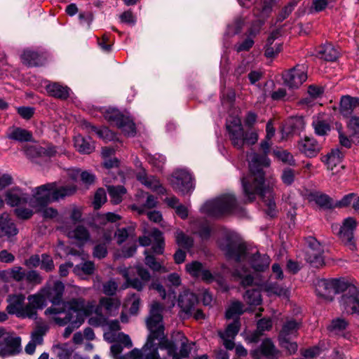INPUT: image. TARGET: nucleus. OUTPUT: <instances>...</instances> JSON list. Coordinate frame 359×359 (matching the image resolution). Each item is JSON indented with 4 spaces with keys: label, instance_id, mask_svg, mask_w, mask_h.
Wrapping results in <instances>:
<instances>
[{
    "label": "nucleus",
    "instance_id": "obj_54",
    "mask_svg": "<svg viewBox=\"0 0 359 359\" xmlns=\"http://www.w3.org/2000/svg\"><path fill=\"white\" fill-rule=\"evenodd\" d=\"M41 269L46 272L52 271L55 265L52 257L48 254H42L41 257Z\"/></svg>",
    "mask_w": 359,
    "mask_h": 359
},
{
    "label": "nucleus",
    "instance_id": "obj_42",
    "mask_svg": "<svg viewBox=\"0 0 359 359\" xmlns=\"http://www.w3.org/2000/svg\"><path fill=\"white\" fill-rule=\"evenodd\" d=\"M245 302L252 306L260 305L262 303V297L259 290H248L244 295Z\"/></svg>",
    "mask_w": 359,
    "mask_h": 359
},
{
    "label": "nucleus",
    "instance_id": "obj_30",
    "mask_svg": "<svg viewBox=\"0 0 359 359\" xmlns=\"http://www.w3.org/2000/svg\"><path fill=\"white\" fill-rule=\"evenodd\" d=\"M316 293L318 296L324 299H332L334 292L333 287H332L331 284V279L319 280L316 285Z\"/></svg>",
    "mask_w": 359,
    "mask_h": 359
},
{
    "label": "nucleus",
    "instance_id": "obj_53",
    "mask_svg": "<svg viewBox=\"0 0 359 359\" xmlns=\"http://www.w3.org/2000/svg\"><path fill=\"white\" fill-rule=\"evenodd\" d=\"M134 228L133 226H128L127 228L118 229L116 233L117 238V242L118 244L123 243L130 236L133 235Z\"/></svg>",
    "mask_w": 359,
    "mask_h": 359
},
{
    "label": "nucleus",
    "instance_id": "obj_36",
    "mask_svg": "<svg viewBox=\"0 0 359 359\" xmlns=\"http://www.w3.org/2000/svg\"><path fill=\"white\" fill-rule=\"evenodd\" d=\"M22 62L28 66H38L41 64L40 55L33 50H25L21 56Z\"/></svg>",
    "mask_w": 359,
    "mask_h": 359
},
{
    "label": "nucleus",
    "instance_id": "obj_23",
    "mask_svg": "<svg viewBox=\"0 0 359 359\" xmlns=\"http://www.w3.org/2000/svg\"><path fill=\"white\" fill-rule=\"evenodd\" d=\"M198 303V297L189 290L184 291L178 298V305L185 313H191L194 307Z\"/></svg>",
    "mask_w": 359,
    "mask_h": 359
},
{
    "label": "nucleus",
    "instance_id": "obj_48",
    "mask_svg": "<svg viewBox=\"0 0 359 359\" xmlns=\"http://www.w3.org/2000/svg\"><path fill=\"white\" fill-rule=\"evenodd\" d=\"M313 126L316 135L323 136L327 134L330 130V126L328 123L323 120H315L313 122Z\"/></svg>",
    "mask_w": 359,
    "mask_h": 359
},
{
    "label": "nucleus",
    "instance_id": "obj_25",
    "mask_svg": "<svg viewBox=\"0 0 359 359\" xmlns=\"http://www.w3.org/2000/svg\"><path fill=\"white\" fill-rule=\"evenodd\" d=\"M316 55L326 61L333 62L338 58L339 52L332 44L326 43L316 48Z\"/></svg>",
    "mask_w": 359,
    "mask_h": 359
},
{
    "label": "nucleus",
    "instance_id": "obj_61",
    "mask_svg": "<svg viewBox=\"0 0 359 359\" xmlns=\"http://www.w3.org/2000/svg\"><path fill=\"white\" fill-rule=\"evenodd\" d=\"M347 127L352 132L353 136L359 135V116H351L347 123Z\"/></svg>",
    "mask_w": 359,
    "mask_h": 359
},
{
    "label": "nucleus",
    "instance_id": "obj_20",
    "mask_svg": "<svg viewBox=\"0 0 359 359\" xmlns=\"http://www.w3.org/2000/svg\"><path fill=\"white\" fill-rule=\"evenodd\" d=\"M30 197L18 188L12 189L6 194V201L12 207H19L24 204H28Z\"/></svg>",
    "mask_w": 359,
    "mask_h": 359
},
{
    "label": "nucleus",
    "instance_id": "obj_26",
    "mask_svg": "<svg viewBox=\"0 0 359 359\" xmlns=\"http://www.w3.org/2000/svg\"><path fill=\"white\" fill-rule=\"evenodd\" d=\"M46 90L50 96L53 97L67 100L70 94V88L59 83H50L46 85Z\"/></svg>",
    "mask_w": 359,
    "mask_h": 359
},
{
    "label": "nucleus",
    "instance_id": "obj_40",
    "mask_svg": "<svg viewBox=\"0 0 359 359\" xmlns=\"http://www.w3.org/2000/svg\"><path fill=\"white\" fill-rule=\"evenodd\" d=\"M26 271L21 266H15L9 270H5L1 271V276L8 274L10 278H12L17 282H20L25 279Z\"/></svg>",
    "mask_w": 359,
    "mask_h": 359
},
{
    "label": "nucleus",
    "instance_id": "obj_28",
    "mask_svg": "<svg viewBox=\"0 0 359 359\" xmlns=\"http://www.w3.org/2000/svg\"><path fill=\"white\" fill-rule=\"evenodd\" d=\"M300 323L294 320H287L280 331L278 339H292L297 336Z\"/></svg>",
    "mask_w": 359,
    "mask_h": 359
},
{
    "label": "nucleus",
    "instance_id": "obj_45",
    "mask_svg": "<svg viewBox=\"0 0 359 359\" xmlns=\"http://www.w3.org/2000/svg\"><path fill=\"white\" fill-rule=\"evenodd\" d=\"M204 267L202 263L194 261L186 264V271L194 278H199Z\"/></svg>",
    "mask_w": 359,
    "mask_h": 359
},
{
    "label": "nucleus",
    "instance_id": "obj_11",
    "mask_svg": "<svg viewBox=\"0 0 359 359\" xmlns=\"http://www.w3.org/2000/svg\"><path fill=\"white\" fill-rule=\"evenodd\" d=\"M284 83L290 88H298L307 79L306 67L297 65L283 74Z\"/></svg>",
    "mask_w": 359,
    "mask_h": 359
},
{
    "label": "nucleus",
    "instance_id": "obj_3",
    "mask_svg": "<svg viewBox=\"0 0 359 359\" xmlns=\"http://www.w3.org/2000/svg\"><path fill=\"white\" fill-rule=\"evenodd\" d=\"M163 306L158 302H154L151 305L149 314L146 320L147 329L150 331L148 336V344H151L156 339H161L159 348L165 350L168 355L173 359H179L177 353V348L174 343L164 337V325L163 323Z\"/></svg>",
    "mask_w": 359,
    "mask_h": 359
},
{
    "label": "nucleus",
    "instance_id": "obj_24",
    "mask_svg": "<svg viewBox=\"0 0 359 359\" xmlns=\"http://www.w3.org/2000/svg\"><path fill=\"white\" fill-rule=\"evenodd\" d=\"M137 180L149 189L158 192V194H163L165 191V188L160 183L159 180L154 177H148L144 171L140 172L137 175Z\"/></svg>",
    "mask_w": 359,
    "mask_h": 359
},
{
    "label": "nucleus",
    "instance_id": "obj_58",
    "mask_svg": "<svg viewBox=\"0 0 359 359\" xmlns=\"http://www.w3.org/2000/svg\"><path fill=\"white\" fill-rule=\"evenodd\" d=\"M145 264L153 271H159L162 269L161 264L156 260V258L147 253V250L144 251Z\"/></svg>",
    "mask_w": 359,
    "mask_h": 359
},
{
    "label": "nucleus",
    "instance_id": "obj_33",
    "mask_svg": "<svg viewBox=\"0 0 359 359\" xmlns=\"http://www.w3.org/2000/svg\"><path fill=\"white\" fill-rule=\"evenodd\" d=\"M74 145L76 149L83 154H90L95 149L93 142L90 139H86L81 135L75 137Z\"/></svg>",
    "mask_w": 359,
    "mask_h": 359
},
{
    "label": "nucleus",
    "instance_id": "obj_21",
    "mask_svg": "<svg viewBox=\"0 0 359 359\" xmlns=\"http://www.w3.org/2000/svg\"><path fill=\"white\" fill-rule=\"evenodd\" d=\"M6 137L8 140L19 142H32L33 140V135L31 131L15 126L8 128L6 132Z\"/></svg>",
    "mask_w": 359,
    "mask_h": 359
},
{
    "label": "nucleus",
    "instance_id": "obj_47",
    "mask_svg": "<svg viewBox=\"0 0 359 359\" xmlns=\"http://www.w3.org/2000/svg\"><path fill=\"white\" fill-rule=\"evenodd\" d=\"M262 289L267 292L269 294H274L278 296H287V290L280 287L277 283H269L262 286Z\"/></svg>",
    "mask_w": 359,
    "mask_h": 359
},
{
    "label": "nucleus",
    "instance_id": "obj_17",
    "mask_svg": "<svg viewBox=\"0 0 359 359\" xmlns=\"http://www.w3.org/2000/svg\"><path fill=\"white\" fill-rule=\"evenodd\" d=\"M27 299L29 302L26 304V310L28 311L29 318H35L37 309L43 308L46 298L41 289L36 294L29 295Z\"/></svg>",
    "mask_w": 359,
    "mask_h": 359
},
{
    "label": "nucleus",
    "instance_id": "obj_32",
    "mask_svg": "<svg viewBox=\"0 0 359 359\" xmlns=\"http://www.w3.org/2000/svg\"><path fill=\"white\" fill-rule=\"evenodd\" d=\"M344 157V152L340 149L336 148L332 149L330 153L323 157L322 161L332 168L340 163Z\"/></svg>",
    "mask_w": 359,
    "mask_h": 359
},
{
    "label": "nucleus",
    "instance_id": "obj_37",
    "mask_svg": "<svg viewBox=\"0 0 359 359\" xmlns=\"http://www.w3.org/2000/svg\"><path fill=\"white\" fill-rule=\"evenodd\" d=\"M151 237L154 241L152 246L153 252L157 255L163 254L164 249V238L162 233L158 229H154L151 233Z\"/></svg>",
    "mask_w": 359,
    "mask_h": 359
},
{
    "label": "nucleus",
    "instance_id": "obj_31",
    "mask_svg": "<svg viewBox=\"0 0 359 359\" xmlns=\"http://www.w3.org/2000/svg\"><path fill=\"white\" fill-rule=\"evenodd\" d=\"M83 128L86 129L88 132L95 133L99 137L104 141H109L113 139L114 135L107 128H102L100 129L97 128L95 126L91 125L89 122L84 121L82 124Z\"/></svg>",
    "mask_w": 359,
    "mask_h": 359
},
{
    "label": "nucleus",
    "instance_id": "obj_43",
    "mask_svg": "<svg viewBox=\"0 0 359 359\" xmlns=\"http://www.w3.org/2000/svg\"><path fill=\"white\" fill-rule=\"evenodd\" d=\"M175 238L178 245L184 249L189 250L193 246L194 241L192 238L187 236L181 231L176 232Z\"/></svg>",
    "mask_w": 359,
    "mask_h": 359
},
{
    "label": "nucleus",
    "instance_id": "obj_46",
    "mask_svg": "<svg viewBox=\"0 0 359 359\" xmlns=\"http://www.w3.org/2000/svg\"><path fill=\"white\" fill-rule=\"evenodd\" d=\"M240 330V323L238 320H234L233 323H230L225 330L224 332H219V335L221 338H225V337H231V339H234V337L238 334Z\"/></svg>",
    "mask_w": 359,
    "mask_h": 359
},
{
    "label": "nucleus",
    "instance_id": "obj_49",
    "mask_svg": "<svg viewBox=\"0 0 359 359\" xmlns=\"http://www.w3.org/2000/svg\"><path fill=\"white\" fill-rule=\"evenodd\" d=\"M331 284L332 287H333L334 294L340 292L344 294L348 290L349 286H355L341 279H331Z\"/></svg>",
    "mask_w": 359,
    "mask_h": 359
},
{
    "label": "nucleus",
    "instance_id": "obj_52",
    "mask_svg": "<svg viewBox=\"0 0 359 359\" xmlns=\"http://www.w3.org/2000/svg\"><path fill=\"white\" fill-rule=\"evenodd\" d=\"M25 280L29 284L37 285H40L43 282V278L37 271L30 270L27 271Z\"/></svg>",
    "mask_w": 359,
    "mask_h": 359
},
{
    "label": "nucleus",
    "instance_id": "obj_27",
    "mask_svg": "<svg viewBox=\"0 0 359 359\" xmlns=\"http://www.w3.org/2000/svg\"><path fill=\"white\" fill-rule=\"evenodd\" d=\"M359 106V98L350 95L342 96L340 100L339 111L344 116H349L354 109Z\"/></svg>",
    "mask_w": 359,
    "mask_h": 359
},
{
    "label": "nucleus",
    "instance_id": "obj_34",
    "mask_svg": "<svg viewBox=\"0 0 359 359\" xmlns=\"http://www.w3.org/2000/svg\"><path fill=\"white\" fill-rule=\"evenodd\" d=\"M67 236L69 238H74L80 243L86 242L90 238L88 229L82 225H79L74 230L68 231Z\"/></svg>",
    "mask_w": 359,
    "mask_h": 359
},
{
    "label": "nucleus",
    "instance_id": "obj_62",
    "mask_svg": "<svg viewBox=\"0 0 359 359\" xmlns=\"http://www.w3.org/2000/svg\"><path fill=\"white\" fill-rule=\"evenodd\" d=\"M295 173L291 168H285L281 175V180L286 185H290L294 180Z\"/></svg>",
    "mask_w": 359,
    "mask_h": 359
},
{
    "label": "nucleus",
    "instance_id": "obj_63",
    "mask_svg": "<svg viewBox=\"0 0 359 359\" xmlns=\"http://www.w3.org/2000/svg\"><path fill=\"white\" fill-rule=\"evenodd\" d=\"M34 209L35 210L36 212H41L43 217L45 219H53L57 215V210L53 208L43 207Z\"/></svg>",
    "mask_w": 359,
    "mask_h": 359
},
{
    "label": "nucleus",
    "instance_id": "obj_22",
    "mask_svg": "<svg viewBox=\"0 0 359 359\" xmlns=\"http://www.w3.org/2000/svg\"><path fill=\"white\" fill-rule=\"evenodd\" d=\"M18 233L15 224L6 213L0 214V238L6 237L8 240Z\"/></svg>",
    "mask_w": 359,
    "mask_h": 359
},
{
    "label": "nucleus",
    "instance_id": "obj_56",
    "mask_svg": "<svg viewBox=\"0 0 359 359\" xmlns=\"http://www.w3.org/2000/svg\"><path fill=\"white\" fill-rule=\"evenodd\" d=\"M255 41L252 37L248 36L242 42L238 43L235 45V50L237 52L248 51L254 45Z\"/></svg>",
    "mask_w": 359,
    "mask_h": 359
},
{
    "label": "nucleus",
    "instance_id": "obj_57",
    "mask_svg": "<svg viewBox=\"0 0 359 359\" xmlns=\"http://www.w3.org/2000/svg\"><path fill=\"white\" fill-rule=\"evenodd\" d=\"M106 201L107 196L105 191L103 189H97V191L95 192L94 197V208L96 210L99 209L101 207V205L106 202Z\"/></svg>",
    "mask_w": 359,
    "mask_h": 359
},
{
    "label": "nucleus",
    "instance_id": "obj_50",
    "mask_svg": "<svg viewBox=\"0 0 359 359\" xmlns=\"http://www.w3.org/2000/svg\"><path fill=\"white\" fill-rule=\"evenodd\" d=\"M158 347H154V342L148 344V340L144 346V353L142 359H158Z\"/></svg>",
    "mask_w": 359,
    "mask_h": 359
},
{
    "label": "nucleus",
    "instance_id": "obj_55",
    "mask_svg": "<svg viewBox=\"0 0 359 359\" xmlns=\"http://www.w3.org/2000/svg\"><path fill=\"white\" fill-rule=\"evenodd\" d=\"M118 284L114 280L106 281L102 285V292L108 296H112L116 294Z\"/></svg>",
    "mask_w": 359,
    "mask_h": 359
},
{
    "label": "nucleus",
    "instance_id": "obj_4",
    "mask_svg": "<svg viewBox=\"0 0 359 359\" xmlns=\"http://www.w3.org/2000/svg\"><path fill=\"white\" fill-rule=\"evenodd\" d=\"M76 191V187L73 184L57 187L56 182L47 183L35 188L29 206L32 209L46 207L51 202L73 195Z\"/></svg>",
    "mask_w": 359,
    "mask_h": 359
},
{
    "label": "nucleus",
    "instance_id": "obj_9",
    "mask_svg": "<svg viewBox=\"0 0 359 359\" xmlns=\"http://www.w3.org/2000/svg\"><path fill=\"white\" fill-rule=\"evenodd\" d=\"M306 241L309 246L306 254V262L313 267H322L325 264L323 247L314 237H308Z\"/></svg>",
    "mask_w": 359,
    "mask_h": 359
},
{
    "label": "nucleus",
    "instance_id": "obj_1",
    "mask_svg": "<svg viewBox=\"0 0 359 359\" xmlns=\"http://www.w3.org/2000/svg\"><path fill=\"white\" fill-rule=\"evenodd\" d=\"M270 140L266 139L261 143L264 154H250L248 155L250 173L242 178V187L245 202L251 203L259 195L267 207V214L273 217L276 212V205L273 198V183H266L263 168L269 166L270 160L267 157L269 152Z\"/></svg>",
    "mask_w": 359,
    "mask_h": 359
},
{
    "label": "nucleus",
    "instance_id": "obj_41",
    "mask_svg": "<svg viewBox=\"0 0 359 359\" xmlns=\"http://www.w3.org/2000/svg\"><path fill=\"white\" fill-rule=\"evenodd\" d=\"M92 302L94 303V302ZM93 306H94V307H93L91 314L94 312L95 313V316L90 317L88 319L89 325L94 326V327H100V326L106 325L107 323V316L102 311L97 312V307L95 306V304H93Z\"/></svg>",
    "mask_w": 359,
    "mask_h": 359
},
{
    "label": "nucleus",
    "instance_id": "obj_44",
    "mask_svg": "<svg viewBox=\"0 0 359 359\" xmlns=\"http://www.w3.org/2000/svg\"><path fill=\"white\" fill-rule=\"evenodd\" d=\"M48 330L46 325H38L34 332L32 333V341L37 345H40L43 342V337Z\"/></svg>",
    "mask_w": 359,
    "mask_h": 359
},
{
    "label": "nucleus",
    "instance_id": "obj_51",
    "mask_svg": "<svg viewBox=\"0 0 359 359\" xmlns=\"http://www.w3.org/2000/svg\"><path fill=\"white\" fill-rule=\"evenodd\" d=\"M243 312V305L238 301L233 302L231 304L226 312V318L231 319L236 315H241Z\"/></svg>",
    "mask_w": 359,
    "mask_h": 359
},
{
    "label": "nucleus",
    "instance_id": "obj_18",
    "mask_svg": "<svg viewBox=\"0 0 359 359\" xmlns=\"http://www.w3.org/2000/svg\"><path fill=\"white\" fill-rule=\"evenodd\" d=\"M299 151L309 158L315 157L321 149L320 145L313 137H305L298 142Z\"/></svg>",
    "mask_w": 359,
    "mask_h": 359
},
{
    "label": "nucleus",
    "instance_id": "obj_12",
    "mask_svg": "<svg viewBox=\"0 0 359 359\" xmlns=\"http://www.w3.org/2000/svg\"><path fill=\"white\" fill-rule=\"evenodd\" d=\"M8 305L6 311L8 314L15 315L20 318H29L28 311L25 305V296L22 294H10L7 297Z\"/></svg>",
    "mask_w": 359,
    "mask_h": 359
},
{
    "label": "nucleus",
    "instance_id": "obj_19",
    "mask_svg": "<svg viewBox=\"0 0 359 359\" xmlns=\"http://www.w3.org/2000/svg\"><path fill=\"white\" fill-rule=\"evenodd\" d=\"M357 224V222L353 217H349L344 219L339 231L340 238L346 243L351 245Z\"/></svg>",
    "mask_w": 359,
    "mask_h": 359
},
{
    "label": "nucleus",
    "instance_id": "obj_2",
    "mask_svg": "<svg viewBox=\"0 0 359 359\" xmlns=\"http://www.w3.org/2000/svg\"><path fill=\"white\" fill-rule=\"evenodd\" d=\"M93 307V302L86 303L83 298H72L64 302L62 308H48L45 313L54 315L53 320L60 326L69 324L63 334L65 338H68L75 329L83 323L85 318L91 315Z\"/></svg>",
    "mask_w": 359,
    "mask_h": 359
},
{
    "label": "nucleus",
    "instance_id": "obj_39",
    "mask_svg": "<svg viewBox=\"0 0 359 359\" xmlns=\"http://www.w3.org/2000/svg\"><path fill=\"white\" fill-rule=\"evenodd\" d=\"M273 154L279 161H282L283 163L292 166H294L296 165V161L294 158V156L287 150L277 149L273 151Z\"/></svg>",
    "mask_w": 359,
    "mask_h": 359
},
{
    "label": "nucleus",
    "instance_id": "obj_14",
    "mask_svg": "<svg viewBox=\"0 0 359 359\" xmlns=\"http://www.w3.org/2000/svg\"><path fill=\"white\" fill-rule=\"evenodd\" d=\"M21 338L19 337L7 336L0 339V357L18 354L21 351Z\"/></svg>",
    "mask_w": 359,
    "mask_h": 359
},
{
    "label": "nucleus",
    "instance_id": "obj_13",
    "mask_svg": "<svg viewBox=\"0 0 359 359\" xmlns=\"http://www.w3.org/2000/svg\"><path fill=\"white\" fill-rule=\"evenodd\" d=\"M340 306L348 313H359V288L349 286L340 299Z\"/></svg>",
    "mask_w": 359,
    "mask_h": 359
},
{
    "label": "nucleus",
    "instance_id": "obj_35",
    "mask_svg": "<svg viewBox=\"0 0 359 359\" xmlns=\"http://www.w3.org/2000/svg\"><path fill=\"white\" fill-rule=\"evenodd\" d=\"M134 269H124L121 270V274L125 278L126 283L130 287L134 289H136L138 291H140L143 289L145 283H144L142 280H139L137 278H132L130 276V273Z\"/></svg>",
    "mask_w": 359,
    "mask_h": 359
},
{
    "label": "nucleus",
    "instance_id": "obj_8",
    "mask_svg": "<svg viewBox=\"0 0 359 359\" xmlns=\"http://www.w3.org/2000/svg\"><path fill=\"white\" fill-rule=\"evenodd\" d=\"M104 118L120 128L126 135L133 136L135 134V125L128 116L123 115L118 110L111 109L105 112Z\"/></svg>",
    "mask_w": 359,
    "mask_h": 359
},
{
    "label": "nucleus",
    "instance_id": "obj_60",
    "mask_svg": "<svg viewBox=\"0 0 359 359\" xmlns=\"http://www.w3.org/2000/svg\"><path fill=\"white\" fill-rule=\"evenodd\" d=\"M156 198L152 196L149 195L147 198L146 203L143 205L142 207H137L136 205L133 206V209L138 211L140 214H142L144 212V209H151L156 206Z\"/></svg>",
    "mask_w": 359,
    "mask_h": 359
},
{
    "label": "nucleus",
    "instance_id": "obj_10",
    "mask_svg": "<svg viewBox=\"0 0 359 359\" xmlns=\"http://www.w3.org/2000/svg\"><path fill=\"white\" fill-rule=\"evenodd\" d=\"M171 183L173 189L182 194H189L194 189L192 175L185 170H176L172 175Z\"/></svg>",
    "mask_w": 359,
    "mask_h": 359
},
{
    "label": "nucleus",
    "instance_id": "obj_59",
    "mask_svg": "<svg viewBox=\"0 0 359 359\" xmlns=\"http://www.w3.org/2000/svg\"><path fill=\"white\" fill-rule=\"evenodd\" d=\"M32 208H23L22 205L19 206L15 210V214L19 219H28L31 218L34 214V211Z\"/></svg>",
    "mask_w": 359,
    "mask_h": 359
},
{
    "label": "nucleus",
    "instance_id": "obj_64",
    "mask_svg": "<svg viewBox=\"0 0 359 359\" xmlns=\"http://www.w3.org/2000/svg\"><path fill=\"white\" fill-rule=\"evenodd\" d=\"M264 23V20L261 19L255 21L248 31V35L252 38L255 37L259 33Z\"/></svg>",
    "mask_w": 359,
    "mask_h": 359
},
{
    "label": "nucleus",
    "instance_id": "obj_38",
    "mask_svg": "<svg viewBox=\"0 0 359 359\" xmlns=\"http://www.w3.org/2000/svg\"><path fill=\"white\" fill-rule=\"evenodd\" d=\"M111 201L114 204H118L121 202L123 196L126 190L123 186H109L107 188Z\"/></svg>",
    "mask_w": 359,
    "mask_h": 359
},
{
    "label": "nucleus",
    "instance_id": "obj_6",
    "mask_svg": "<svg viewBox=\"0 0 359 359\" xmlns=\"http://www.w3.org/2000/svg\"><path fill=\"white\" fill-rule=\"evenodd\" d=\"M202 212L210 217H220L239 210L233 194H223L217 198L207 201L201 208Z\"/></svg>",
    "mask_w": 359,
    "mask_h": 359
},
{
    "label": "nucleus",
    "instance_id": "obj_29",
    "mask_svg": "<svg viewBox=\"0 0 359 359\" xmlns=\"http://www.w3.org/2000/svg\"><path fill=\"white\" fill-rule=\"evenodd\" d=\"M278 353V351L276 348L272 341L270 339H265L262 342L259 348L254 351L252 354L255 358H258L259 353L269 358L276 356Z\"/></svg>",
    "mask_w": 359,
    "mask_h": 359
},
{
    "label": "nucleus",
    "instance_id": "obj_5",
    "mask_svg": "<svg viewBox=\"0 0 359 359\" xmlns=\"http://www.w3.org/2000/svg\"><path fill=\"white\" fill-rule=\"evenodd\" d=\"M226 256L236 262H247L256 271H264L268 269L270 257L266 255H261L258 252L250 253L245 244L229 242L226 246Z\"/></svg>",
    "mask_w": 359,
    "mask_h": 359
},
{
    "label": "nucleus",
    "instance_id": "obj_16",
    "mask_svg": "<svg viewBox=\"0 0 359 359\" xmlns=\"http://www.w3.org/2000/svg\"><path fill=\"white\" fill-rule=\"evenodd\" d=\"M65 290V285L59 280L55 281L53 286L46 285L41 288L46 299L49 300L53 306L51 307L62 308L58 306L62 302V295Z\"/></svg>",
    "mask_w": 359,
    "mask_h": 359
},
{
    "label": "nucleus",
    "instance_id": "obj_15",
    "mask_svg": "<svg viewBox=\"0 0 359 359\" xmlns=\"http://www.w3.org/2000/svg\"><path fill=\"white\" fill-rule=\"evenodd\" d=\"M121 300L118 297H102L96 306L97 312L102 311L107 318L116 316L121 307Z\"/></svg>",
    "mask_w": 359,
    "mask_h": 359
},
{
    "label": "nucleus",
    "instance_id": "obj_7",
    "mask_svg": "<svg viewBox=\"0 0 359 359\" xmlns=\"http://www.w3.org/2000/svg\"><path fill=\"white\" fill-rule=\"evenodd\" d=\"M229 139L233 146L238 149H242L244 144H255L258 140L256 132H245L239 119H233L226 125Z\"/></svg>",
    "mask_w": 359,
    "mask_h": 359
}]
</instances>
